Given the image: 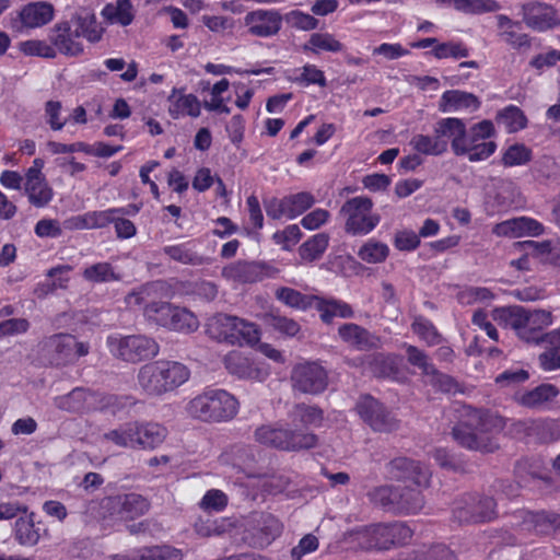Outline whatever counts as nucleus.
Returning a JSON list of instances; mask_svg holds the SVG:
<instances>
[{"instance_id": "1", "label": "nucleus", "mask_w": 560, "mask_h": 560, "mask_svg": "<svg viewBox=\"0 0 560 560\" xmlns=\"http://www.w3.org/2000/svg\"><path fill=\"white\" fill-rule=\"evenodd\" d=\"M289 418L294 424L299 423L304 428L320 427L324 411L316 405L299 402L289 411ZM255 439L260 444L287 452L310 450L315 447L318 442L317 435L307 429H291L280 422L257 428Z\"/></svg>"}, {"instance_id": "2", "label": "nucleus", "mask_w": 560, "mask_h": 560, "mask_svg": "<svg viewBox=\"0 0 560 560\" xmlns=\"http://www.w3.org/2000/svg\"><path fill=\"white\" fill-rule=\"evenodd\" d=\"M190 376L189 369L177 361L156 360L143 364L137 373V385L150 398H161L175 392Z\"/></svg>"}, {"instance_id": "3", "label": "nucleus", "mask_w": 560, "mask_h": 560, "mask_svg": "<svg viewBox=\"0 0 560 560\" xmlns=\"http://www.w3.org/2000/svg\"><path fill=\"white\" fill-rule=\"evenodd\" d=\"M412 530L402 522L377 523L358 526L343 534V542L360 550H387L406 544Z\"/></svg>"}, {"instance_id": "4", "label": "nucleus", "mask_w": 560, "mask_h": 560, "mask_svg": "<svg viewBox=\"0 0 560 560\" xmlns=\"http://www.w3.org/2000/svg\"><path fill=\"white\" fill-rule=\"evenodd\" d=\"M187 412L206 422H221L233 419L238 411L237 399L224 389H208L192 398Z\"/></svg>"}, {"instance_id": "5", "label": "nucleus", "mask_w": 560, "mask_h": 560, "mask_svg": "<svg viewBox=\"0 0 560 560\" xmlns=\"http://www.w3.org/2000/svg\"><path fill=\"white\" fill-rule=\"evenodd\" d=\"M468 415L470 416L468 425L459 424L453 428L452 434L454 440L463 447L471 451L494 452L499 445L492 438L485 434L483 431L488 430L489 424L498 425L501 420L479 409L469 408Z\"/></svg>"}, {"instance_id": "6", "label": "nucleus", "mask_w": 560, "mask_h": 560, "mask_svg": "<svg viewBox=\"0 0 560 560\" xmlns=\"http://www.w3.org/2000/svg\"><path fill=\"white\" fill-rule=\"evenodd\" d=\"M207 334L212 339L230 345H252L259 340V331L255 324L223 313L209 318Z\"/></svg>"}, {"instance_id": "7", "label": "nucleus", "mask_w": 560, "mask_h": 560, "mask_svg": "<svg viewBox=\"0 0 560 560\" xmlns=\"http://www.w3.org/2000/svg\"><path fill=\"white\" fill-rule=\"evenodd\" d=\"M89 345L73 335L59 332L45 337L38 343V353L51 365L63 366L89 353Z\"/></svg>"}, {"instance_id": "8", "label": "nucleus", "mask_w": 560, "mask_h": 560, "mask_svg": "<svg viewBox=\"0 0 560 560\" xmlns=\"http://www.w3.org/2000/svg\"><path fill=\"white\" fill-rule=\"evenodd\" d=\"M373 202L368 197H353L347 200L340 214L345 218V230L352 235H366L378 223L380 215L372 212Z\"/></svg>"}, {"instance_id": "9", "label": "nucleus", "mask_w": 560, "mask_h": 560, "mask_svg": "<svg viewBox=\"0 0 560 560\" xmlns=\"http://www.w3.org/2000/svg\"><path fill=\"white\" fill-rule=\"evenodd\" d=\"M144 313L150 319L176 331L192 332L199 326L197 317L191 312L167 302L149 303L144 307Z\"/></svg>"}, {"instance_id": "10", "label": "nucleus", "mask_w": 560, "mask_h": 560, "mask_svg": "<svg viewBox=\"0 0 560 560\" xmlns=\"http://www.w3.org/2000/svg\"><path fill=\"white\" fill-rule=\"evenodd\" d=\"M283 525L270 513H254L247 522L243 540L255 548L269 546L282 533Z\"/></svg>"}, {"instance_id": "11", "label": "nucleus", "mask_w": 560, "mask_h": 560, "mask_svg": "<svg viewBox=\"0 0 560 560\" xmlns=\"http://www.w3.org/2000/svg\"><path fill=\"white\" fill-rule=\"evenodd\" d=\"M355 410L362 421L375 432L390 433L399 428V421L393 412L371 395L360 396Z\"/></svg>"}, {"instance_id": "12", "label": "nucleus", "mask_w": 560, "mask_h": 560, "mask_svg": "<svg viewBox=\"0 0 560 560\" xmlns=\"http://www.w3.org/2000/svg\"><path fill=\"white\" fill-rule=\"evenodd\" d=\"M116 355L126 362L137 363L159 354L160 346L144 335H131L110 341Z\"/></svg>"}, {"instance_id": "13", "label": "nucleus", "mask_w": 560, "mask_h": 560, "mask_svg": "<svg viewBox=\"0 0 560 560\" xmlns=\"http://www.w3.org/2000/svg\"><path fill=\"white\" fill-rule=\"evenodd\" d=\"M55 18V8L48 1H32L23 5L12 19V30L24 34L49 24Z\"/></svg>"}, {"instance_id": "14", "label": "nucleus", "mask_w": 560, "mask_h": 560, "mask_svg": "<svg viewBox=\"0 0 560 560\" xmlns=\"http://www.w3.org/2000/svg\"><path fill=\"white\" fill-rule=\"evenodd\" d=\"M291 382L293 389L303 394L317 395L327 388L328 375L322 365L305 362L293 368Z\"/></svg>"}, {"instance_id": "15", "label": "nucleus", "mask_w": 560, "mask_h": 560, "mask_svg": "<svg viewBox=\"0 0 560 560\" xmlns=\"http://www.w3.org/2000/svg\"><path fill=\"white\" fill-rule=\"evenodd\" d=\"M102 506L114 518L128 521L145 514L150 503L143 495L131 492L107 497L103 500Z\"/></svg>"}, {"instance_id": "16", "label": "nucleus", "mask_w": 560, "mask_h": 560, "mask_svg": "<svg viewBox=\"0 0 560 560\" xmlns=\"http://www.w3.org/2000/svg\"><path fill=\"white\" fill-rule=\"evenodd\" d=\"M282 15L275 9H256L245 14L243 24L248 35L258 38L277 36L282 28Z\"/></svg>"}, {"instance_id": "17", "label": "nucleus", "mask_w": 560, "mask_h": 560, "mask_svg": "<svg viewBox=\"0 0 560 560\" xmlns=\"http://www.w3.org/2000/svg\"><path fill=\"white\" fill-rule=\"evenodd\" d=\"M386 472L393 480L410 482L416 487H427L431 476L424 464L408 457H397L390 460L386 465Z\"/></svg>"}, {"instance_id": "18", "label": "nucleus", "mask_w": 560, "mask_h": 560, "mask_svg": "<svg viewBox=\"0 0 560 560\" xmlns=\"http://www.w3.org/2000/svg\"><path fill=\"white\" fill-rule=\"evenodd\" d=\"M71 21L56 23L48 33V40L55 48V55L61 54L67 57H79L84 52V45L80 40L81 33L72 28Z\"/></svg>"}, {"instance_id": "19", "label": "nucleus", "mask_w": 560, "mask_h": 560, "mask_svg": "<svg viewBox=\"0 0 560 560\" xmlns=\"http://www.w3.org/2000/svg\"><path fill=\"white\" fill-rule=\"evenodd\" d=\"M495 502L490 497L467 494L456 503L454 515L460 523L490 521L494 516Z\"/></svg>"}, {"instance_id": "20", "label": "nucleus", "mask_w": 560, "mask_h": 560, "mask_svg": "<svg viewBox=\"0 0 560 560\" xmlns=\"http://www.w3.org/2000/svg\"><path fill=\"white\" fill-rule=\"evenodd\" d=\"M223 364L229 374L240 380L264 382L269 376L267 368L237 350L230 351L224 357Z\"/></svg>"}, {"instance_id": "21", "label": "nucleus", "mask_w": 560, "mask_h": 560, "mask_svg": "<svg viewBox=\"0 0 560 560\" xmlns=\"http://www.w3.org/2000/svg\"><path fill=\"white\" fill-rule=\"evenodd\" d=\"M43 161L35 159L25 173L24 191L31 205L36 208L46 207L54 197L52 188L42 173Z\"/></svg>"}, {"instance_id": "22", "label": "nucleus", "mask_w": 560, "mask_h": 560, "mask_svg": "<svg viewBox=\"0 0 560 560\" xmlns=\"http://www.w3.org/2000/svg\"><path fill=\"white\" fill-rule=\"evenodd\" d=\"M513 432L539 443L560 440V419H529L513 423Z\"/></svg>"}, {"instance_id": "23", "label": "nucleus", "mask_w": 560, "mask_h": 560, "mask_svg": "<svg viewBox=\"0 0 560 560\" xmlns=\"http://www.w3.org/2000/svg\"><path fill=\"white\" fill-rule=\"evenodd\" d=\"M278 270L265 262L238 260L225 266L223 277L241 283L261 281L266 277H273Z\"/></svg>"}, {"instance_id": "24", "label": "nucleus", "mask_w": 560, "mask_h": 560, "mask_svg": "<svg viewBox=\"0 0 560 560\" xmlns=\"http://www.w3.org/2000/svg\"><path fill=\"white\" fill-rule=\"evenodd\" d=\"M521 11L523 22L533 31L545 32L560 24L556 9L549 3L528 1L522 5Z\"/></svg>"}, {"instance_id": "25", "label": "nucleus", "mask_w": 560, "mask_h": 560, "mask_svg": "<svg viewBox=\"0 0 560 560\" xmlns=\"http://www.w3.org/2000/svg\"><path fill=\"white\" fill-rule=\"evenodd\" d=\"M404 347L406 349V358L409 364L419 369L422 375L430 377V382L438 386L442 392L452 390L453 380L439 372L423 350L412 345H405Z\"/></svg>"}, {"instance_id": "26", "label": "nucleus", "mask_w": 560, "mask_h": 560, "mask_svg": "<svg viewBox=\"0 0 560 560\" xmlns=\"http://www.w3.org/2000/svg\"><path fill=\"white\" fill-rule=\"evenodd\" d=\"M438 106L441 113H474L480 108L481 102L478 96L470 92L448 90L441 95Z\"/></svg>"}, {"instance_id": "27", "label": "nucleus", "mask_w": 560, "mask_h": 560, "mask_svg": "<svg viewBox=\"0 0 560 560\" xmlns=\"http://www.w3.org/2000/svg\"><path fill=\"white\" fill-rule=\"evenodd\" d=\"M338 334L343 342L360 351L377 349L381 346L380 337L353 323L342 324Z\"/></svg>"}, {"instance_id": "28", "label": "nucleus", "mask_w": 560, "mask_h": 560, "mask_svg": "<svg viewBox=\"0 0 560 560\" xmlns=\"http://www.w3.org/2000/svg\"><path fill=\"white\" fill-rule=\"evenodd\" d=\"M492 231L498 236L522 237L538 236L544 232V228L534 219L521 217L498 223Z\"/></svg>"}, {"instance_id": "29", "label": "nucleus", "mask_w": 560, "mask_h": 560, "mask_svg": "<svg viewBox=\"0 0 560 560\" xmlns=\"http://www.w3.org/2000/svg\"><path fill=\"white\" fill-rule=\"evenodd\" d=\"M559 395V389L552 384H540L537 387L517 393L514 400L528 409H542Z\"/></svg>"}, {"instance_id": "30", "label": "nucleus", "mask_w": 560, "mask_h": 560, "mask_svg": "<svg viewBox=\"0 0 560 560\" xmlns=\"http://www.w3.org/2000/svg\"><path fill=\"white\" fill-rule=\"evenodd\" d=\"M48 145L50 147V151L52 153H68L82 151L86 154L96 155L101 158H109L121 149V147H109L104 142H72L70 144L63 142H48Z\"/></svg>"}, {"instance_id": "31", "label": "nucleus", "mask_w": 560, "mask_h": 560, "mask_svg": "<svg viewBox=\"0 0 560 560\" xmlns=\"http://www.w3.org/2000/svg\"><path fill=\"white\" fill-rule=\"evenodd\" d=\"M362 363L376 377L397 380L400 374L396 359L392 355L383 353L369 354L362 359Z\"/></svg>"}, {"instance_id": "32", "label": "nucleus", "mask_w": 560, "mask_h": 560, "mask_svg": "<svg viewBox=\"0 0 560 560\" xmlns=\"http://www.w3.org/2000/svg\"><path fill=\"white\" fill-rule=\"evenodd\" d=\"M524 523L528 528H533L541 535L560 534V514L555 512H526Z\"/></svg>"}, {"instance_id": "33", "label": "nucleus", "mask_w": 560, "mask_h": 560, "mask_svg": "<svg viewBox=\"0 0 560 560\" xmlns=\"http://www.w3.org/2000/svg\"><path fill=\"white\" fill-rule=\"evenodd\" d=\"M495 19L499 28V36L505 44L515 49L530 46L528 35L515 31V27L520 25L518 22L512 21L505 14H499Z\"/></svg>"}, {"instance_id": "34", "label": "nucleus", "mask_w": 560, "mask_h": 560, "mask_svg": "<svg viewBox=\"0 0 560 560\" xmlns=\"http://www.w3.org/2000/svg\"><path fill=\"white\" fill-rule=\"evenodd\" d=\"M71 23L75 26V31L90 43H98L104 34V27L97 22L94 13L84 11L75 13L71 18Z\"/></svg>"}, {"instance_id": "35", "label": "nucleus", "mask_w": 560, "mask_h": 560, "mask_svg": "<svg viewBox=\"0 0 560 560\" xmlns=\"http://www.w3.org/2000/svg\"><path fill=\"white\" fill-rule=\"evenodd\" d=\"M168 113L173 118L182 116L197 117L200 114V102L192 94H180L176 91L168 96Z\"/></svg>"}, {"instance_id": "36", "label": "nucleus", "mask_w": 560, "mask_h": 560, "mask_svg": "<svg viewBox=\"0 0 560 560\" xmlns=\"http://www.w3.org/2000/svg\"><path fill=\"white\" fill-rule=\"evenodd\" d=\"M526 330L528 337H525V341L534 343L546 341V334L542 335L541 330L551 325V313L544 310H536L533 312L526 311Z\"/></svg>"}, {"instance_id": "37", "label": "nucleus", "mask_w": 560, "mask_h": 560, "mask_svg": "<svg viewBox=\"0 0 560 560\" xmlns=\"http://www.w3.org/2000/svg\"><path fill=\"white\" fill-rule=\"evenodd\" d=\"M101 14L110 24L121 26L131 24L135 19V10L130 0H116L107 3Z\"/></svg>"}, {"instance_id": "38", "label": "nucleus", "mask_w": 560, "mask_h": 560, "mask_svg": "<svg viewBox=\"0 0 560 560\" xmlns=\"http://www.w3.org/2000/svg\"><path fill=\"white\" fill-rule=\"evenodd\" d=\"M137 448L153 450L161 445L166 435L167 430L159 423H140L138 422Z\"/></svg>"}, {"instance_id": "39", "label": "nucleus", "mask_w": 560, "mask_h": 560, "mask_svg": "<svg viewBox=\"0 0 560 560\" xmlns=\"http://www.w3.org/2000/svg\"><path fill=\"white\" fill-rule=\"evenodd\" d=\"M420 487L398 486L397 514H415L424 505V498Z\"/></svg>"}, {"instance_id": "40", "label": "nucleus", "mask_w": 560, "mask_h": 560, "mask_svg": "<svg viewBox=\"0 0 560 560\" xmlns=\"http://www.w3.org/2000/svg\"><path fill=\"white\" fill-rule=\"evenodd\" d=\"M313 306L317 308L322 320L326 324H330L334 317L351 318L353 316L351 306L338 300H323L315 296Z\"/></svg>"}, {"instance_id": "41", "label": "nucleus", "mask_w": 560, "mask_h": 560, "mask_svg": "<svg viewBox=\"0 0 560 560\" xmlns=\"http://www.w3.org/2000/svg\"><path fill=\"white\" fill-rule=\"evenodd\" d=\"M448 142H416L417 153L408 154L400 160V166L406 171H412L422 163L421 154L439 155L446 151Z\"/></svg>"}, {"instance_id": "42", "label": "nucleus", "mask_w": 560, "mask_h": 560, "mask_svg": "<svg viewBox=\"0 0 560 560\" xmlns=\"http://www.w3.org/2000/svg\"><path fill=\"white\" fill-rule=\"evenodd\" d=\"M138 422H127L117 429L110 430L103 435V439L113 442L119 447L137 448Z\"/></svg>"}, {"instance_id": "43", "label": "nucleus", "mask_w": 560, "mask_h": 560, "mask_svg": "<svg viewBox=\"0 0 560 560\" xmlns=\"http://www.w3.org/2000/svg\"><path fill=\"white\" fill-rule=\"evenodd\" d=\"M457 155H468L470 161L488 159L495 151V142H451Z\"/></svg>"}, {"instance_id": "44", "label": "nucleus", "mask_w": 560, "mask_h": 560, "mask_svg": "<svg viewBox=\"0 0 560 560\" xmlns=\"http://www.w3.org/2000/svg\"><path fill=\"white\" fill-rule=\"evenodd\" d=\"M495 120L499 126H502L510 133L517 132L527 125L525 114L515 105H509L499 110Z\"/></svg>"}, {"instance_id": "45", "label": "nucleus", "mask_w": 560, "mask_h": 560, "mask_svg": "<svg viewBox=\"0 0 560 560\" xmlns=\"http://www.w3.org/2000/svg\"><path fill=\"white\" fill-rule=\"evenodd\" d=\"M34 514L21 516L14 526V539L22 546H35L39 538V528L35 527Z\"/></svg>"}, {"instance_id": "46", "label": "nucleus", "mask_w": 560, "mask_h": 560, "mask_svg": "<svg viewBox=\"0 0 560 560\" xmlns=\"http://www.w3.org/2000/svg\"><path fill=\"white\" fill-rule=\"evenodd\" d=\"M343 49L345 45L330 33H313L304 45V50L312 51L313 54H320L323 51L340 52Z\"/></svg>"}, {"instance_id": "47", "label": "nucleus", "mask_w": 560, "mask_h": 560, "mask_svg": "<svg viewBox=\"0 0 560 560\" xmlns=\"http://www.w3.org/2000/svg\"><path fill=\"white\" fill-rule=\"evenodd\" d=\"M549 348L539 355V362L544 370L553 371L560 368V328L546 334Z\"/></svg>"}, {"instance_id": "48", "label": "nucleus", "mask_w": 560, "mask_h": 560, "mask_svg": "<svg viewBox=\"0 0 560 560\" xmlns=\"http://www.w3.org/2000/svg\"><path fill=\"white\" fill-rule=\"evenodd\" d=\"M276 298L290 307L303 311L313 307L315 301V296L302 294L301 292L287 287L277 289Z\"/></svg>"}, {"instance_id": "49", "label": "nucleus", "mask_w": 560, "mask_h": 560, "mask_svg": "<svg viewBox=\"0 0 560 560\" xmlns=\"http://www.w3.org/2000/svg\"><path fill=\"white\" fill-rule=\"evenodd\" d=\"M329 236L326 233H318L303 243L299 248V254L303 260L314 261L319 259L326 250Z\"/></svg>"}, {"instance_id": "50", "label": "nucleus", "mask_w": 560, "mask_h": 560, "mask_svg": "<svg viewBox=\"0 0 560 560\" xmlns=\"http://www.w3.org/2000/svg\"><path fill=\"white\" fill-rule=\"evenodd\" d=\"M225 462L247 471L255 463L254 450L247 445H234L223 455Z\"/></svg>"}, {"instance_id": "51", "label": "nucleus", "mask_w": 560, "mask_h": 560, "mask_svg": "<svg viewBox=\"0 0 560 560\" xmlns=\"http://www.w3.org/2000/svg\"><path fill=\"white\" fill-rule=\"evenodd\" d=\"M89 393L81 387L72 389L69 394L55 398V406L69 412H81L85 408Z\"/></svg>"}, {"instance_id": "52", "label": "nucleus", "mask_w": 560, "mask_h": 560, "mask_svg": "<svg viewBox=\"0 0 560 560\" xmlns=\"http://www.w3.org/2000/svg\"><path fill=\"white\" fill-rule=\"evenodd\" d=\"M82 277L88 282L103 283L119 280V276L115 272L109 262H96L86 267L82 271Z\"/></svg>"}, {"instance_id": "53", "label": "nucleus", "mask_w": 560, "mask_h": 560, "mask_svg": "<svg viewBox=\"0 0 560 560\" xmlns=\"http://www.w3.org/2000/svg\"><path fill=\"white\" fill-rule=\"evenodd\" d=\"M435 132L439 138L463 140L466 135V126L459 118H442L435 125Z\"/></svg>"}, {"instance_id": "54", "label": "nucleus", "mask_w": 560, "mask_h": 560, "mask_svg": "<svg viewBox=\"0 0 560 560\" xmlns=\"http://www.w3.org/2000/svg\"><path fill=\"white\" fill-rule=\"evenodd\" d=\"M163 250L171 259L185 265L198 266L203 264V257L192 250L189 243L165 246Z\"/></svg>"}, {"instance_id": "55", "label": "nucleus", "mask_w": 560, "mask_h": 560, "mask_svg": "<svg viewBox=\"0 0 560 560\" xmlns=\"http://www.w3.org/2000/svg\"><path fill=\"white\" fill-rule=\"evenodd\" d=\"M129 211L125 208H113L104 211H92L84 214L86 229H101L115 220V215H126Z\"/></svg>"}, {"instance_id": "56", "label": "nucleus", "mask_w": 560, "mask_h": 560, "mask_svg": "<svg viewBox=\"0 0 560 560\" xmlns=\"http://www.w3.org/2000/svg\"><path fill=\"white\" fill-rule=\"evenodd\" d=\"M432 55L438 59H460L469 56V48L460 40H450L436 44Z\"/></svg>"}, {"instance_id": "57", "label": "nucleus", "mask_w": 560, "mask_h": 560, "mask_svg": "<svg viewBox=\"0 0 560 560\" xmlns=\"http://www.w3.org/2000/svg\"><path fill=\"white\" fill-rule=\"evenodd\" d=\"M295 73L298 75L293 79V81L300 85L308 86L311 84H316L320 88H325L327 85L324 71L317 68L315 65L307 63L295 70Z\"/></svg>"}, {"instance_id": "58", "label": "nucleus", "mask_w": 560, "mask_h": 560, "mask_svg": "<svg viewBox=\"0 0 560 560\" xmlns=\"http://www.w3.org/2000/svg\"><path fill=\"white\" fill-rule=\"evenodd\" d=\"M389 253V248L386 244L369 241L358 252V256L365 262L378 264L384 261Z\"/></svg>"}, {"instance_id": "59", "label": "nucleus", "mask_w": 560, "mask_h": 560, "mask_svg": "<svg viewBox=\"0 0 560 560\" xmlns=\"http://www.w3.org/2000/svg\"><path fill=\"white\" fill-rule=\"evenodd\" d=\"M51 43L40 39H28L20 43V50L26 56H37L47 59H55L56 55Z\"/></svg>"}, {"instance_id": "60", "label": "nucleus", "mask_w": 560, "mask_h": 560, "mask_svg": "<svg viewBox=\"0 0 560 560\" xmlns=\"http://www.w3.org/2000/svg\"><path fill=\"white\" fill-rule=\"evenodd\" d=\"M287 205L289 209V219H294L308 210L315 202V198L311 192L302 191L287 196Z\"/></svg>"}, {"instance_id": "61", "label": "nucleus", "mask_w": 560, "mask_h": 560, "mask_svg": "<svg viewBox=\"0 0 560 560\" xmlns=\"http://www.w3.org/2000/svg\"><path fill=\"white\" fill-rule=\"evenodd\" d=\"M180 550L170 547H151L139 550L138 560H182Z\"/></svg>"}, {"instance_id": "62", "label": "nucleus", "mask_w": 560, "mask_h": 560, "mask_svg": "<svg viewBox=\"0 0 560 560\" xmlns=\"http://www.w3.org/2000/svg\"><path fill=\"white\" fill-rule=\"evenodd\" d=\"M411 328L412 331L422 340H424L429 346H434L440 342L441 335L429 319L422 316H418L413 320Z\"/></svg>"}, {"instance_id": "63", "label": "nucleus", "mask_w": 560, "mask_h": 560, "mask_svg": "<svg viewBox=\"0 0 560 560\" xmlns=\"http://www.w3.org/2000/svg\"><path fill=\"white\" fill-rule=\"evenodd\" d=\"M45 121L52 130H60L68 121L59 101H48L45 104Z\"/></svg>"}, {"instance_id": "64", "label": "nucleus", "mask_w": 560, "mask_h": 560, "mask_svg": "<svg viewBox=\"0 0 560 560\" xmlns=\"http://www.w3.org/2000/svg\"><path fill=\"white\" fill-rule=\"evenodd\" d=\"M532 159V151L523 143L515 142L505 151L503 155V164L505 166L523 165Z\"/></svg>"}]
</instances>
